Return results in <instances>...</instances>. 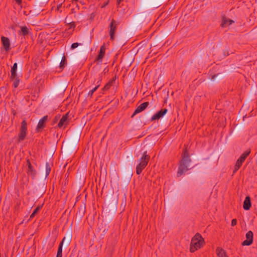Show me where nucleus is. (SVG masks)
Returning <instances> with one entry per match:
<instances>
[{
  "label": "nucleus",
  "instance_id": "obj_32",
  "mask_svg": "<svg viewBox=\"0 0 257 257\" xmlns=\"http://www.w3.org/2000/svg\"><path fill=\"white\" fill-rule=\"evenodd\" d=\"M239 167H237V165H235L234 170L233 171V173L234 174L239 169Z\"/></svg>",
  "mask_w": 257,
  "mask_h": 257
},
{
  "label": "nucleus",
  "instance_id": "obj_26",
  "mask_svg": "<svg viewBox=\"0 0 257 257\" xmlns=\"http://www.w3.org/2000/svg\"><path fill=\"white\" fill-rule=\"evenodd\" d=\"M113 80L109 81L103 88V91H106L108 90L111 86L112 85V83H113Z\"/></svg>",
  "mask_w": 257,
  "mask_h": 257
},
{
  "label": "nucleus",
  "instance_id": "obj_40",
  "mask_svg": "<svg viewBox=\"0 0 257 257\" xmlns=\"http://www.w3.org/2000/svg\"><path fill=\"white\" fill-rule=\"evenodd\" d=\"M60 6L61 5H59V6L58 7V9H59V8H60Z\"/></svg>",
  "mask_w": 257,
  "mask_h": 257
},
{
  "label": "nucleus",
  "instance_id": "obj_25",
  "mask_svg": "<svg viewBox=\"0 0 257 257\" xmlns=\"http://www.w3.org/2000/svg\"><path fill=\"white\" fill-rule=\"evenodd\" d=\"M51 167L49 163L47 162L46 164V177H47L51 172Z\"/></svg>",
  "mask_w": 257,
  "mask_h": 257
},
{
  "label": "nucleus",
  "instance_id": "obj_31",
  "mask_svg": "<svg viewBox=\"0 0 257 257\" xmlns=\"http://www.w3.org/2000/svg\"><path fill=\"white\" fill-rule=\"evenodd\" d=\"M237 223V220L236 219H233L231 221V226H234Z\"/></svg>",
  "mask_w": 257,
  "mask_h": 257
},
{
  "label": "nucleus",
  "instance_id": "obj_27",
  "mask_svg": "<svg viewBox=\"0 0 257 257\" xmlns=\"http://www.w3.org/2000/svg\"><path fill=\"white\" fill-rule=\"evenodd\" d=\"M21 32L24 36H26L28 34L29 31L27 27L24 26L21 27Z\"/></svg>",
  "mask_w": 257,
  "mask_h": 257
},
{
  "label": "nucleus",
  "instance_id": "obj_24",
  "mask_svg": "<svg viewBox=\"0 0 257 257\" xmlns=\"http://www.w3.org/2000/svg\"><path fill=\"white\" fill-rule=\"evenodd\" d=\"M42 205H40V206H38L36 208H35L34 209V210L33 211V213L30 215V219L33 218L35 216L36 214H37L40 211V210L42 208Z\"/></svg>",
  "mask_w": 257,
  "mask_h": 257
},
{
  "label": "nucleus",
  "instance_id": "obj_6",
  "mask_svg": "<svg viewBox=\"0 0 257 257\" xmlns=\"http://www.w3.org/2000/svg\"><path fill=\"white\" fill-rule=\"evenodd\" d=\"M253 232L251 231V230H249L246 233V235H245V237H246V240H244L241 244L243 246H244V245H250V244H251L252 243V242H253Z\"/></svg>",
  "mask_w": 257,
  "mask_h": 257
},
{
  "label": "nucleus",
  "instance_id": "obj_33",
  "mask_svg": "<svg viewBox=\"0 0 257 257\" xmlns=\"http://www.w3.org/2000/svg\"><path fill=\"white\" fill-rule=\"evenodd\" d=\"M27 166H28V167H30V166H32V165H31V162H30V160H29V159H28V160H27Z\"/></svg>",
  "mask_w": 257,
  "mask_h": 257
},
{
  "label": "nucleus",
  "instance_id": "obj_11",
  "mask_svg": "<svg viewBox=\"0 0 257 257\" xmlns=\"http://www.w3.org/2000/svg\"><path fill=\"white\" fill-rule=\"evenodd\" d=\"M105 44H104L100 47L99 52L96 58V60L100 63L102 62V59L105 55Z\"/></svg>",
  "mask_w": 257,
  "mask_h": 257
},
{
  "label": "nucleus",
  "instance_id": "obj_16",
  "mask_svg": "<svg viewBox=\"0 0 257 257\" xmlns=\"http://www.w3.org/2000/svg\"><path fill=\"white\" fill-rule=\"evenodd\" d=\"M86 211L85 204L83 203L81 204L79 208V210L77 212V214L80 217H82L85 214Z\"/></svg>",
  "mask_w": 257,
  "mask_h": 257
},
{
  "label": "nucleus",
  "instance_id": "obj_8",
  "mask_svg": "<svg viewBox=\"0 0 257 257\" xmlns=\"http://www.w3.org/2000/svg\"><path fill=\"white\" fill-rule=\"evenodd\" d=\"M250 153V151L248 150L246 151L240 156V157L238 159H237L235 163V165H237V167H241L242 163L244 162L247 157L249 155Z\"/></svg>",
  "mask_w": 257,
  "mask_h": 257
},
{
  "label": "nucleus",
  "instance_id": "obj_28",
  "mask_svg": "<svg viewBox=\"0 0 257 257\" xmlns=\"http://www.w3.org/2000/svg\"><path fill=\"white\" fill-rule=\"evenodd\" d=\"M80 45V43H74L71 45V48L72 49H74L76 48H77L78 46Z\"/></svg>",
  "mask_w": 257,
  "mask_h": 257
},
{
  "label": "nucleus",
  "instance_id": "obj_7",
  "mask_svg": "<svg viewBox=\"0 0 257 257\" xmlns=\"http://www.w3.org/2000/svg\"><path fill=\"white\" fill-rule=\"evenodd\" d=\"M68 116H69V113L67 112L60 119L58 124V126L59 128H65L66 126L68 124Z\"/></svg>",
  "mask_w": 257,
  "mask_h": 257
},
{
  "label": "nucleus",
  "instance_id": "obj_9",
  "mask_svg": "<svg viewBox=\"0 0 257 257\" xmlns=\"http://www.w3.org/2000/svg\"><path fill=\"white\" fill-rule=\"evenodd\" d=\"M149 105V102H145L142 104H141L140 105H139L135 111L134 112L133 114L132 115V117H133L135 115L143 111Z\"/></svg>",
  "mask_w": 257,
  "mask_h": 257
},
{
  "label": "nucleus",
  "instance_id": "obj_38",
  "mask_svg": "<svg viewBox=\"0 0 257 257\" xmlns=\"http://www.w3.org/2000/svg\"><path fill=\"white\" fill-rule=\"evenodd\" d=\"M71 12H72V13H75V9H71Z\"/></svg>",
  "mask_w": 257,
  "mask_h": 257
},
{
  "label": "nucleus",
  "instance_id": "obj_34",
  "mask_svg": "<svg viewBox=\"0 0 257 257\" xmlns=\"http://www.w3.org/2000/svg\"><path fill=\"white\" fill-rule=\"evenodd\" d=\"M60 115H56L54 118L55 121H57L60 118Z\"/></svg>",
  "mask_w": 257,
  "mask_h": 257
},
{
  "label": "nucleus",
  "instance_id": "obj_23",
  "mask_svg": "<svg viewBox=\"0 0 257 257\" xmlns=\"http://www.w3.org/2000/svg\"><path fill=\"white\" fill-rule=\"evenodd\" d=\"M11 79L12 80H14L13 86L15 88H17L19 84V82H20L19 78L17 77V76H16L15 78H12L11 77Z\"/></svg>",
  "mask_w": 257,
  "mask_h": 257
},
{
  "label": "nucleus",
  "instance_id": "obj_37",
  "mask_svg": "<svg viewBox=\"0 0 257 257\" xmlns=\"http://www.w3.org/2000/svg\"><path fill=\"white\" fill-rule=\"evenodd\" d=\"M54 243H55V241H54H54H53L51 242V244H50V248H51V247H52L53 246V245H54Z\"/></svg>",
  "mask_w": 257,
  "mask_h": 257
},
{
  "label": "nucleus",
  "instance_id": "obj_29",
  "mask_svg": "<svg viewBox=\"0 0 257 257\" xmlns=\"http://www.w3.org/2000/svg\"><path fill=\"white\" fill-rule=\"evenodd\" d=\"M62 246H63L62 243H60L57 252L62 253Z\"/></svg>",
  "mask_w": 257,
  "mask_h": 257
},
{
  "label": "nucleus",
  "instance_id": "obj_36",
  "mask_svg": "<svg viewBox=\"0 0 257 257\" xmlns=\"http://www.w3.org/2000/svg\"><path fill=\"white\" fill-rule=\"evenodd\" d=\"M15 1L18 5H20L22 3V0H15Z\"/></svg>",
  "mask_w": 257,
  "mask_h": 257
},
{
  "label": "nucleus",
  "instance_id": "obj_5",
  "mask_svg": "<svg viewBox=\"0 0 257 257\" xmlns=\"http://www.w3.org/2000/svg\"><path fill=\"white\" fill-rule=\"evenodd\" d=\"M117 27V22L112 19L109 25V34L110 36V40L111 41L114 39V34L116 32Z\"/></svg>",
  "mask_w": 257,
  "mask_h": 257
},
{
  "label": "nucleus",
  "instance_id": "obj_17",
  "mask_svg": "<svg viewBox=\"0 0 257 257\" xmlns=\"http://www.w3.org/2000/svg\"><path fill=\"white\" fill-rule=\"evenodd\" d=\"M216 251L218 257H228L226 255L225 251L219 247L216 248Z\"/></svg>",
  "mask_w": 257,
  "mask_h": 257
},
{
  "label": "nucleus",
  "instance_id": "obj_35",
  "mask_svg": "<svg viewBox=\"0 0 257 257\" xmlns=\"http://www.w3.org/2000/svg\"><path fill=\"white\" fill-rule=\"evenodd\" d=\"M62 253H61L59 252L57 253L56 257H62Z\"/></svg>",
  "mask_w": 257,
  "mask_h": 257
},
{
  "label": "nucleus",
  "instance_id": "obj_19",
  "mask_svg": "<svg viewBox=\"0 0 257 257\" xmlns=\"http://www.w3.org/2000/svg\"><path fill=\"white\" fill-rule=\"evenodd\" d=\"M71 238L72 235L69 234L67 236L64 237L60 243H62L63 244L65 243L66 245H69L71 242Z\"/></svg>",
  "mask_w": 257,
  "mask_h": 257
},
{
  "label": "nucleus",
  "instance_id": "obj_39",
  "mask_svg": "<svg viewBox=\"0 0 257 257\" xmlns=\"http://www.w3.org/2000/svg\"><path fill=\"white\" fill-rule=\"evenodd\" d=\"M216 75H213L212 78H211V80H213L214 79V78L215 77Z\"/></svg>",
  "mask_w": 257,
  "mask_h": 257
},
{
  "label": "nucleus",
  "instance_id": "obj_22",
  "mask_svg": "<svg viewBox=\"0 0 257 257\" xmlns=\"http://www.w3.org/2000/svg\"><path fill=\"white\" fill-rule=\"evenodd\" d=\"M99 86H100V83H99V81H98L97 82V85L94 88H93L92 89H91V90H90L89 91V92L88 93V96L92 97L93 93L98 89V88L99 87Z\"/></svg>",
  "mask_w": 257,
  "mask_h": 257
},
{
  "label": "nucleus",
  "instance_id": "obj_20",
  "mask_svg": "<svg viewBox=\"0 0 257 257\" xmlns=\"http://www.w3.org/2000/svg\"><path fill=\"white\" fill-rule=\"evenodd\" d=\"M66 64H67L66 58V57L65 56V54L63 53V56L62 57L61 62L60 63V65H59L60 69H61V70H63L64 68V67L65 66V65Z\"/></svg>",
  "mask_w": 257,
  "mask_h": 257
},
{
  "label": "nucleus",
  "instance_id": "obj_21",
  "mask_svg": "<svg viewBox=\"0 0 257 257\" xmlns=\"http://www.w3.org/2000/svg\"><path fill=\"white\" fill-rule=\"evenodd\" d=\"M27 173L29 175H31L33 177H34L36 174V171L33 168V166H31L30 167H28Z\"/></svg>",
  "mask_w": 257,
  "mask_h": 257
},
{
  "label": "nucleus",
  "instance_id": "obj_13",
  "mask_svg": "<svg viewBox=\"0 0 257 257\" xmlns=\"http://www.w3.org/2000/svg\"><path fill=\"white\" fill-rule=\"evenodd\" d=\"M233 21L227 19L224 16L222 17V23L221 27L222 28H225L227 25H230L233 23Z\"/></svg>",
  "mask_w": 257,
  "mask_h": 257
},
{
  "label": "nucleus",
  "instance_id": "obj_30",
  "mask_svg": "<svg viewBox=\"0 0 257 257\" xmlns=\"http://www.w3.org/2000/svg\"><path fill=\"white\" fill-rule=\"evenodd\" d=\"M68 24L70 25V29L72 28H74L76 27L75 23L74 22H70Z\"/></svg>",
  "mask_w": 257,
  "mask_h": 257
},
{
  "label": "nucleus",
  "instance_id": "obj_14",
  "mask_svg": "<svg viewBox=\"0 0 257 257\" xmlns=\"http://www.w3.org/2000/svg\"><path fill=\"white\" fill-rule=\"evenodd\" d=\"M48 119V116L46 115L40 119L37 126V130L42 129L45 127V123Z\"/></svg>",
  "mask_w": 257,
  "mask_h": 257
},
{
  "label": "nucleus",
  "instance_id": "obj_10",
  "mask_svg": "<svg viewBox=\"0 0 257 257\" xmlns=\"http://www.w3.org/2000/svg\"><path fill=\"white\" fill-rule=\"evenodd\" d=\"M167 111L168 109L167 108L161 109L160 111L152 116L151 120L154 121L155 120L159 119L160 118L163 117L167 112Z\"/></svg>",
  "mask_w": 257,
  "mask_h": 257
},
{
  "label": "nucleus",
  "instance_id": "obj_1",
  "mask_svg": "<svg viewBox=\"0 0 257 257\" xmlns=\"http://www.w3.org/2000/svg\"><path fill=\"white\" fill-rule=\"evenodd\" d=\"M192 160L189 156L188 151L187 148H185L182 152V159L180 161L178 170L177 173V177H180L185 172L190 169L189 168L190 164Z\"/></svg>",
  "mask_w": 257,
  "mask_h": 257
},
{
  "label": "nucleus",
  "instance_id": "obj_18",
  "mask_svg": "<svg viewBox=\"0 0 257 257\" xmlns=\"http://www.w3.org/2000/svg\"><path fill=\"white\" fill-rule=\"evenodd\" d=\"M17 63H15L11 68V77L12 78H15L17 74Z\"/></svg>",
  "mask_w": 257,
  "mask_h": 257
},
{
  "label": "nucleus",
  "instance_id": "obj_3",
  "mask_svg": "<svg viewBox=\"0 0 257 257\" xmlns=\"http://www.w3.org/2000/svg\"><path fill=\"white\" fill-rule=\"evenodd\" d=\"M150 159V156L147 154V152L145 151L142 157L140 159V163L137 165L136 167V173L138 175H140L143 169L148 165V163Z\"/></svg>",
  "mask_w": 257,
  "mask_h": 257
},
{
  "label": "nucleus",
  "instance_id": "obj_15",
  "mask_svg": "<svg viewBox=\"0 0 257 257\" xmlns=\"http://www.w3.org/2000/svg\"><path fill=\"white\" fill-rule=\"evenodd\" d=\"M250 207H251L250 198L249 196H247L245 197V200L243 202V207L244 210H248L250 209Z\"/></svg>",
  "mask_w": 257,
  "mask_h": 257
},
{
  "label": "nucleus",
  "instance_id": "obj_4",
  "mask_svg": "<svg viewBox=\"0 0 257 257\" xmlns=\"http://www.w3.org/2000/svg\"><path fill=\"white\" fill-rule=\"evenodd\" d=\"M27 123L26 120H23L21 123L20 132L19 134V142L23 141L27 135Z\"/></svg>",
  "mask_w": 257,
  "mask_h": 257
},
{
  "label": "nucleus",
  "instance_id": "obj_12",
  "mask_svg": "<svg viewBox=\"0 0 257 257\" xmlns=\"http://www.w3.org/2000/svg\"><path fill=\"white\" fill-rule=\"evenodd\" d=\"M1 41L3 46L6 51H9L10 49V42L9 39L4 36L2 37Z\"/></svg>",
  "mask_w": 257,
  "mask_h": 257
},
{
  "label": "nucleus",
  "instance_id": "obj_2",
  "mask_svg": "<svg viewBox=\"0 0 257 257\" xmlns=\"http://www.w3.org/2000/svg\"><path fill=\"white\" fill-rule=\"evenodd\" d=\"M204 239L201 235L197 233L192 238L191 242L190 251L194 252L197 249L200 248L204 244Z\"/></svg>",
  "mask_w": 257,
  "mask_h": 257
}]
</instances>
